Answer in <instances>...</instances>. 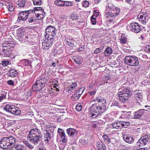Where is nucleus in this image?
I'll return each mask as SVG.
<instances>
[{
	"instance_id": "nucleus-1",
	"label": "nucleus",
	"mask_w": 150,
	"mask_h": 150,
	"mask_svg": "<svg viewBox=\"0 0 150 150\" xmlns=\"http://www.w3.org/2000/svg\"><path fill=\"white\" fill-rule=\"evenodd\" d=\"M34 10H29L26 11H21L18 14V19H32L33 17V15L35 14L33 13Z\"/></svg>"
},
{
	"instance_id": "nucleus-2",
	"label": "nucleus",
	"mask_w": 150,
	"mask_h": 150,
	"mask_svg": "<svg viewBox=\"0 0 150 150\" xmlns=\"http://www.w3.org/2000/svg\"><path fill=\"white\" fill-rule=\"evenodd\" d=\"M125 59L127 64L131 66H137L139 64L138 58L136 57L127 56Z\"/></svg>"
},
{
	"instance_id": "nucleus-3",
	"label": "nucleus",
	"mask_w": 150,
	"mask_h": 150,
	"mask_svg": "<svg viewBox=\"0 0 150 150\" xmlns=\"http://www.w3.org/2000/svg\"><path fill=\"white\" fill-rule=\"evenodd\" d=\"M43 81H44V79H42L36 81L35 84L33 87V90L36 91H39L41 90L43 86Z\"/></svg>"
},
{
	"instance_id": "nucleus-4",
	"label": "nucleus",
	"mask_w": 150,
	"mask_h": 150,
	"mask_svg": "<svg viewBox=\"0 0 150 150\" xmlns=\"http://www.w3.org/2000/svg\"><path fill=\"white\" fill-rule=\"evenodd\" d=\"M119 99L121 101L124 102L131 96V94L128 91H121L118 94Z\"/></svg>"
},
{
	"instance_id": "nucleus-5",
	"label": "nucleus",
	"mask_w": 150,
	"mask_h": 150,
	"mask_svg": "<svg viewBox=\"0 0 150 150\" xmlns=\"http://www.w3.org/2000/svg\"><path fill=\"white\" fill-rule=\"evenodd\" d=\"M8 139L7 137L4 138L0 142V147L4 149H8L9 148L8 141Z\"/></svg>"
},
{
	"instance_id": "nucleus-6",
	"label": "nucleus",
	"mask_w": 150,
	"mask_h": 150,
	"mask_svg": "<svg viewBox=\"0 0 150 150\" xmlns=\"http://www.w3.org/2000/svg\"><path fill=\"white\" fill-rule=\"evenodd\" d=\"M90 109L92 111L94 112V113H92L91 115L92 117L94 118L96 117L97 115L98 114V112H99V110L98 109V108L97 105L96 104H93V105L91 107Z\"/></svg>"
},
{
	"instance_id": "nucleus-7",
	"label": "nucleus",
	"mask_w": 150,
	"mask_h": 150,
	"mask_svg": "<svg viewBox=\"0 0 150 150\" xmlns=\"http://www.w3.org/2000/svg\"><path fill=\"white\" fill-rule=\"evenodd\" d=\"M11 44H8L7 46H4L3 47V49L2 50L3 52H4L5 53H7L8 52L10 53L11 52V51L10 50V48L13 47L12 44H11V47L10 45Z\"/></svg>"
},
{
	"instance_id": "nucleus-8",
	"label": "nucleus",
	"mask_w": 150,
	"mask_h": 150,
	"mask_svg": "<svg viewBox=\"0 0 150 150\" xmlns=\"http://www.w3.org/2000/svg\"><path fill=\"white\" fill-rule=\"evenodd\" d=\"M144 109H141L139 110L138 112H136L134 115V118L139 119L143 114L144 112Z\"/></svg>"
},
{
	"instance_id": "nucleus-9",
	"label": "nucleus",
	"mask_w": 150,
	"mask_h": 150,
	"mask_svg": "<svg viewBox=\"0 0 150 150\" xmlns=\"http://www.w3.org/2000/svg\"><path fill=\"white\" fill-rule=\"evenodd\" d=\"M67 133L69 136H73L75 134H77L78 132L72 128H69L67 130Z\"/></svg>"
},
{
	"instance_id": "nucleus-10",
	"label": "nucleus",
	"mask_w": 150,
	"mask_h": 150,
	"mask_svg": "<svg viewBox=\"0 0 150 150\" xmlns=\"http://www.w3.org/2000/svg\"><path fill=\"white\" fill-rule=\"evenodd\" d=\"M149 138V137L148 136L147 134H146L143 137H142L140 139L142 141V142L144 143V145H145L146 144V143H147L148 142V140Z\"/></svg>"
},
{
	"instance_id": "nucleus-11",
	"label": "nucleus",
	"mask_w": 150,
	"mask_h": 150,
	"mask_svg": "<svg viewBox=\"0 0 150 150\" xmlns=\"http://www.w3.org/2000/svg\"><path fill=\"white\" fill-rule=\"evenodd\" d=\"M51 36H52V37H49V36H47V37H45V38H46V37H47V39L46 38L45 40H44V42L42 43L43 46V44H44V45H45V43H47L48 42H50V43H51V41L52 42V39L53 38V35H51Z\"/></svg>"
},
{
	"instance_id": "nucleus-12",
	"label": "nucleus",
	"mask_w": 150,
	"mask_h": 150,
	"mask_svg": "<svg viewBox=\"0 0 150 150\" xmlns=\"http://www.w3.org/2000/svg\"><path fill=\"white\" fill-rule=\"evenodd\" d=\"M9 73V76L11 77H16L17 76L18 74L17 72L14 69L10 70Z\"/></svg>"
},
{
	"instance_id": "nucleus-13",
	"label": "nucleus",
	"mask_w": 150,
	"mask_h": 150,
	"mask_svg": "<svg viewBox=\"0 0 150 150\" xmlns=\"http://www.w3.org/2000/svg\"><path fill=\"white\" fill-rule=\"evenodd\" d=\"M25 0H18L17 4L18 6L21 7H23L25 5Z\"/></svg>"
},
{
	"instance_id": "nucleus-14",
	"label": "nucleus",
	"mask_w": 150,
	"mask_h": 150,
	"mask_svg": "<svg viewBox=\"0 0 150 150\" xmlns=\"http://www.w3.org/2000/svg\"><path fill=\"white\" fill-rule=\"evenodd\" d=\"M123 139L125 141L128 143H131L133 141V139L132 137H123Z\"/></svg>"
},
{
	"instance_id": "nucleus-15",
	"label": "nucleus",
	"mask_w": 150,
	"mask_h": 150,
	"mask_svg": "<svg viewBox=\"0 0 150 150\" xmlns=\"http://www.w3.org/2000/svg\"><path fill=\"white\" fill-rule=\"evenodd\" d=\"M112 51V50L111 48L110 47H108L105 50L104 52V54L105 56H108L111 53Z\"/></svg>"
},
{
	"instance_id": "nucleus-16",
	"label": "nucleus",
	"mask_w": 150,
	"mask_h": 150,
	"mask_svg": "<svg viewBox=\"0 0 150 150\" xmlns=\"http://www.w3.org/2000/svg\"><path fill=\"white\" fill-rule=\"evenodd\" d=\"M64 1L61 0H56L54 1V4L59 6H64Z\"/></svg>"
},
{
	"instance_id": "nucleus-17",
	"label": "nucleus",
	"mask_w": 150,
	"mask_h": 150,
	"mask_svg": "<svg viewBox=\"0 0 150 150\" xmlns=\"http://www.w3.org/2000/svg\"><path fill=\"white\" fill-rule=\"evenodd\" d=\"M7 138L8 139V144H13V145L15 144V140L14 138H13L12 137Z\"/></svg>"
},
{
	"instance_id": "nucleus-18",
	"label": "nucleus",
	"mask_w": 150,
	"mask_h": 150,
	"mask_svg": "<svg viewBox=\"0 0 150 150\" xmlns=\"http://www.w3.org/2000/svg\"><path fill=\"white\" fill-rule=\"evenodd\" d=\"M44 140L45 141H47V142L49 140H50L51 137L50 134L48 133H46L44 134Z\"/></svg>"
},
{
	"instance_id": "nucleus-19",
	"label": "nucleus",
	"mask_w": 150,
	"mask_h": 150,
	"mask_svg": "<svg viewBox=\"0 0 150 150\" xmlns=\"http://www.w3.org/2000/svg\"><path fill=\"white\" fill-rule=\"evenodd\" d=\"M93 13V15L91 17V19H96L99 15V13L98 11L94 10Z\"/></svg>"
},
{
	"instance_id": "nucleus-20",
	"label": "nucleus",
	"mask_w": 150,
	"mask_h": 150,
	"mask_svg": "<svg viewBox=\"0 0 150 150\" xmlns=\"http://www.w3.org/2000/svg\"><path fill=\"white\" fill-rule=\"evenodd\" d=\"M120 122H114L112 124V126L114 128L118 129V127H120Z\"/></svg>"
},
{
	"instance_id": "nucleus-21",
	"label": "nucleus",
	"mask_w": 150,
	"mask_h": 150,
	"mask_svg": "<svg viewBox=\"0 0 150 150\" xmlns=\"http://www.w3.org/2000/svg\"><path fill=\"white\" fill-rule=\"evenodd\" d=\"M78 93H76L74 94L71 97V98L74 100L78 99L80 97V96H78Z\"/></svg>"
},
{
	"instance_id": "nucleus-22",
	"label": "nucleus",
	"mask_w": 150,
	"mask_h": 150,
	"mask_svg": "<svg viewBox=\"0 0 150 150\" xmlns=\"http://www.w3.org/2000/svg\"><path fill=\"white\" fill-rule=\"evenodd\" d=\"M34 4V5H41L42 2L40 0H33Z\"/></svg>"
},
{
	"instance_id": "nucleus-23",
	"label": "nucleus",
	"mask_w": 150,
	"mask_h": 150,
	"mask_svg": "<svg viewBox=\"0 0 150 150\" xmlns=\"http://www.w3.org/2000/svg\"><path fill=\"white\" fill-rule=\"evenodd\" d=\"M105 12L106 14L105 15L106 17H107L108 18L112 17L114 16V14L112 13L108 12H106V11Z\"/></svg>"
},
{
	"instance_id": "nucleus-24",
	"label": "nucleus",
	"mask_w": 150,
	"mask_h": 150,
	"mask_svg": "<svg viewBox=\"0 0 150 150\" xmlns=\"http://www.w3.org/2000/svg\"><path fill=\"white\" fill-rule=\"evenodd\" d=\"M51 30H51L50 26H48L46 30L45 33L46 34L45 35V37H47V35H48L50 34V33L51 32Z\"/></svg>"
},
{
	"instance_id": "nucleus-25",
	"label": "nucleus",
	"mask_w": 150,
	"mask_h": 150,
	"mask_svg": "<svg viewBox=\"0 0 150 150\" xmlns=\"http://www.w3.org/2000/svg\"><path fill=\"white\" fill-rule=\"evenodd\" d=\"M106 147L103 144H100L99 145L98 150H105Z\"/></svg>"
},
{
	"instance_id": "nucleus-26",
	"label": "nucleus",
	"mask_w": 150,
	"mask_h": 150,
	"mask_svg": "<svg viewBox=\"0 0 150 150\" xmlns=\"http://www.w3.org/2000/svg\"><path fill=\"white\" fill-rule=\"evenodd\" d=\"M89 2L86 0L83 1L82 3V6L85 7H88L89 6Z\"/></svg>"
},
{
	"instance_id": "nucleus-27",
	"label": "nucleus",
	"mask_w": 150,
	"mask_h": 150,
	"mask_svg": "<svg viewBox=\"0 0 150 150\" xmlns=\"http://www.w3.org/2000/svg\"><path fill=\"white\" fill-rule=\"evenodd\" d=\"M59 134L60 135L61 138L62 139V141H63L64 142H66V141L64 139L65 135V134L64 132H62L61 133Z\"/></svg>"
},
{
	"instance_id": "nucleus-28",
	"label": "nucleus",
	"mask_w": 150,
	"mask_h": 150,
	"mask_svg": "<svg viewBox=\"0 0 150 150\" xmlns=\"http://www.w3.org/2000/svg\"><path fill=\"white\" fill-rule=\"evenodd\" d=\"M136 98L137 100L138 99L140 100L142 98V93H137V94L136 96Z\"/></svg>"
},
{
	"instance_id": "nucleus-29",
	"label": "nucleus",
	"mask_w": 150,
	"mask_h": 150,
	"mask_svg": "<svg viewBox=\"0 0 150 150\" xmlns=\"http://www.w3.org/2000/svg\"><path fill=\"white\" fill-rule=\"evenodd\" d=\"M41 138L39 136L34 137L33 139H32L31 140L33 141V142H37L38 140Z\"/></svg>"
},
{
	"instance_id": "nucleus-30",
	"label": "nucleus",
	"mask_w": 150,
	"mask_h": 150,
	"mask_svg": "<svg viewBox=\"0 0 150 150\" xmlns=\"http://www.w3.org/2000/svg\"><path fill=\"white\" fill-rule=\"evenodd\" d=\"M78 15L77 14L73 13L70 16V18L71 19H78L79 17Z\"/></svg>"
},
{
	"instance_id": "nucleus-31",
	"label": "nucleus",
	"mask_w": 150,
	"mask_h": 150,
	"mask_svg": "<svg viewBox=\"0 0 150 150\" xmlns=\"http://www.w3.org/2000/svg\"><path fill=\"white\" fill-rule=\"evenodd\" d=\"M11 106H10L9 105H7L4 107V109L7 111L10 112Z\"/></svg>"
},
{
	"instance_id": "nucleus-32",
	"label": "nucleus",
	"mask_w": 150,
	"mask_h": 150,
	"mask_svg": "<svg viewBox=\"0 0 150 150\" xmlns=\"http://www.w3.org/2000/svg\"><path fill=\"white\" fill-rule=\"evenodd\" d=\"M64 6H71L72 5V3L70 1H64Z\"/></svg>"
},
{
	"instance_id": "nucleus-33",
	"label": "nucleus",
	"mask_w": 150,
	"mask_h": 150,
	"mask_svg": "<svg viewBox=\"0 0 150 150\" xmlns=\"http://www.w3.org/2000/svg\"><path fill=\"white\" fill-rule=\"evenodd\" d=\"M140 30L138 26L136 27L135 28H133V31L135 33H138L139 32Z\"/></svg>"
},
{
	"instance_id": "nucleus-34",
	"label": "nucleus",
	"mask_w": 150,
	"mask_h": 150,
	"mask_svg": "<svg viewBox=\"0 0 150 150\" xmlns=\"http://www.w3.org/2000/svg\"><path fill=\"white\" fill-rule=\"evenodd\" d=\"M74 61L78 64H81L82 63V61L79 58H76L74 59Z\"/></svg>"
},
{
	"instance_id": "nucleus-35",
	"label": "nucleus",
	"mask_w": 150,
	"mask_h": 150,
	"mask_svg": "<svg viewBox=\"0 0 150 150\" xmlns=\"http://www.w3.org/2000/svg\"><path fill=\"white\" fill-rule=\"evenodd\" d=\"M84 89L83 88H80L79 90H78L76 93H78V96H80L82 93L83 92Z\"/></svg>"
},
{
	"instance_id": "nucleus-36",
	"label": "nucleus",
	"mask_w": 150,
	"mask_h": 150,
	"mask_svg": "<svg viewBox=\"0 0 150 150\" xmlns=\"http://www.w3.org/2000/svg\"><path fill=\"white\" fill-rule=\"evenodd\" d=\"M14 107L13 105L11 106V109L10 112L13 114H14V113L15 112L16 110L15 108H13Z\"/></svg>"
},
{
	"instance_id": "nucleus-37",
	"label": "nucleus",
	"mask_w": 150,
	"mask_h": 150,
	"mask_svg": "<svg viewBox=\"0 0 150 150\" xmlns=\"http://www.w3.org/2000/svg\"><path fill=\"white\" fill-rule=\"evenodd\" d=\"M76 109L78 111H80L82 109V106L80 104H79L76 106Z\"/></svg>"
},
{
	"instance_id": "nucleus-38",
	"label": "nucleus",
	"mask_w": 150,
	"mask_h": 150,
	"mask_svg": "<svg viewBox=\"0 0 150 150\" xmlns=\"http://www.w3.org/2000/svg\"><path fill=\"white\" fill-rule=\"evenodd\" d=\"M9 5L8 9L9 11L11 12L13 11L14 10V7H13L11 4H9Z\"/></svg>"
},
{
	"instance_id": "nucleus-39",
	"label": "nucleus",
	"mask_w": 150,
	"mask_h": 150,
	"mask_svg": "<svg viewBox=\"0 0 150 150\" xmlns=\"http://www.w3.org/2000/svg\"><path fill=\"white\" fill-rule=\"evenodd\" d=\"M9 62V61H2V64L4 66H6L8 64Z\"/></svg>"
},
{
	"instance_id": "nucleus-40",
	"label": "nucleus",
	"mask_w": 150,
	"mask_h": 150,
	"mask_svg": "<svg viewBox=\"0 0 150 150\" xmlns=\"http://www.w3.org/2000/svg\"><path fill=\"white\" fill-rule=\"evenodd\" d=\"M50 43L49 42H48L47 43H45V45H44V44H43V46H45L44 49H46L47 47H49L50 45Z\"/></svg>"
},
{
	"instance_id": "nucleus-41",
	"label": "nucleus",
	"mask_w": 150,
	"mask_h": 150,
	"mask_svg": "<svg viewBox=\"0 0 150 150\" xmlns=\"http://www.w3.org/2000/svg\"><path fill=\"white\" fill-rule=\"evenodd\" d=\"M126 40L127 38H125V37H124L122 38L120 40L121 42L123 43H126Z\"/></svg>"
},
{
	"instance_id": "nucleus-42",
	"label": "nucleus",
	"mask_w": 150,
	"mask_h": 150,
	"mask_svg": "<svg viewBox=\"0 0 150 150\" xmlns=\"http://www.w3.org/2000/svg\"><path fill=\"white\" fill-rule=\"evenodd\" d=\"M34 9L36 11H41L42 12L43 11V10L41 7H36Z\"/></svg>"
},
{
	"instance_id": "nucleus-43",
	"label": "nucleus",
	"mask_w": 150,
	"mask_h": 150,
	"mask_svg": "<svg viewBox=\"0 0 150 150\" xmlns=\"http://www.w3.org/2000/svg\"><path fill=\"white\" fill-rule=\"evenodd\" d=\"M96 100L98 101V102L103 103L104 102V100L103 99H99V98H97L96 99Z\"/></svg>"
},
{
	"instance_id": "nucleus-44",
	"label": "nucleus",
	"mask_w": 150,
	"mask_h": 150,
	"mask_svg": "<svg viewBox=\"0 0 150 150\" xmlns=\"http://www.w3.org/2000/svg\"><path fill=\"white\" fill-rule=\"evenodd\" d=\"M38 130V129H33L31 130L30 132V133H31L32 134H35V132H37Z\"/></svg>"
},
{
	"instance_id": "nucleus-45",
	"label": "nucleus",
	"mask_w": 150,
	"mask_h": 150,
	"mask_svg": "<svg viewBox=\"0 0 150 150\" xmlns=\"http://www.w3.org/2000/svg\"><path fill=\"white\" fill-rule=\"evenodd\" d=\"M79 142L82 144L85 143V140L83 139H80L79 140Z\"/></svg>"
},
{
	"instance_id": "nucleus-46",
	"label": "nucleus",
	"mask_w": 150,
	"mask_h": 150,
	"mask_svg": "<svg viewBox=\"0 0 150 150\" xmlns=\"http://www.w3.org/2000/svg\"><path fill=\"white\" fill-rule=\"evenodd\" d=\"M124 123L125 125V128H127V126H129L130 125V123L129 122H125Z\"/></svg>"
},
{
	"instance_id": "nucleus-47",
	"label": "nucleus",
	"mask_w": 150,
	"mask_h": 150,
	"mask_svg": "<svg viewBox=\"0 0 150 150\" xmlns=\"http://www.w3.org/2000/svg\"><path fill=\"white\" fill-rule=\"evenodd\" d=\"M96 92V91L95 90H93L89 92H88L89 94L91 95H93Z\"/></svg>"
},
{
	"instance_id": "nucleus-48",
	"label": "nucleus",
	"mask_w": 150,
	"mask_h": 150,
	"mask_svg": "<svg viewBox=\"0 0 150 150\" xmlns=\"http://www.w3.org/2000/svg\"><path fill=\"white\" fill-rule=\"evenodd\" d=\"M67 44L71 47H73L74 46V43H71L70 42H69L67 41Z\"/></svg>"
},
{
	"instance_id": "nucleus-49",
	"label": "nucleus",
	"mask_w": 150,
	"mask_h": 150,
	"mask_svg": "<svg viewBox=\"0 0 150 150\" xmlns=\"http://www.w3.org/2000/svg\"><path fill=\"white\" fill-rule=\"evenodd\" d=\"M77 86V84L76 83H73L71 85V88H74L75 87H76Z\"/></svg>"
},
{
	"instance_id": "nucleus-50",
	"label": "nucleus",
	"mask_w": 150,
	"mask_h": 150,
	"mask_svg": "<svg viewBox=\"0 0 150 150\" xmlns=\"http://www.w3.org/2000/svg\"><path fill=\"white\" fill-rule=\"evenodd\" d=\"M100 50L99 48H97L94 51V52L96 54H97L100 52Z\"/></svg>"
},
{
	"instance_id": "nucleus-51",
	"label": "nucleus",
	"mask_w": 150,
	"mask_h": 150,
	"mask_svg": "<svg viewBox=\"0 0 150 150\" xmlns=\"http://www.w3.org/2000/svg\"><path fill=\"white\" fill-rule=\"evenodd\" d=\"M138 16H138V17H137V18H140L141 19H142L143 18H144V19H145L146 18V16H145V15L143 16V15H141L139 17H138Z\"/></svg>"
},
{
	"instance_id": "nucleus-52",
	"label": "nucleus",
	"mask_w": 150,
	"mask_h": 150,
	"mask_svg": "<svg viewBox=\"0 0 150 150\" xmlns=\"http://www.w3.org/2000/svg\"><path fill=\"white\" fill-rule=\"evenodd\" d=\"M103 137H104V138L105 139V140L107 139V141L108 142H110V139H107L108 138V136H106L104 135L103 136Z\"/></svg>"
},
{
	"instance_id": "nucleus-53",
	"label": "nucleus",
	"mask_w": 150,
	"mask_h": 150,
	"mask_svg": "<svg viewBox=\"0 0 150 150\" xmlns=\"http://www.w3.org/2000/svg\"><path fill=\"white\" fill-rule=\"evenodd\" d=\"M20 111L16 110L15 112L14 113V114L16 115H19L20 114Z\"/></svg>"
},
{
	"instance_id": "nucleus-54",
	"label": "nucleus",
	"mask_w": 150,
	"mask_h": 150,
	"mask_svg": "<svg viewBox=\"0 0 150 150\" xmlns=\"http://www.w3.org/2000/svg\"><path fill=\"white\" fill-rule=\"evenodd\" d=\"M91 21L93 24H95L96 23V19H91Z\"/></svg>"
},
{
	"instance_id": "nucleus-55",
	"label": "nucleus",
	"mask_w": 150,
	"mask_h": 150,
	"mask_svg": "<svg viewBox=\"0 0 150 150\" xmlns=\"http://www.w3.org/2000/svg\"><path fill=\"white\" fill-rule=\"evenodd\" d=\"M7 83L8 84L12 85H13V83L12 80H9V81H7Z\"/></svg>"
},
{
	"instance_id": "nucleus-56",
	"label": "nucleus",
	"mask_w": 150,
	"mask_h": 150,
	"mask_svg": "<svg viewBox=\"0 0 150 150\" xmlns=\"http://www.w3.org/2000/svg\"><path fill=\"white\" fill-rule=\"evenodd\" d=\"M62 132H63L64 131L62 129H60V128H58V133L59 134L61 133Z\"/></svg>"
},
{
	"instance_id": "nucleus-57",
	"label": "nucleus",
	"mask_w": 150,
	"mask_h": 150,
	"mask_svg": "<svg viewBox=\"0 0 150 150\" xmlns=\"http://www.w3.org/2000/svg\"><path fill=\"white\" fill-rule=\"evenodd\" d=\"M140 141H142V140H141V139H139L138 140V142L137 143V145H139V146H140Z\"/></svg>"
},
{
	"instance_id": "nucleus-58",
	"label": "nucleus",
	"mask_w": 150,
	"mask_h": 150,
	"mask_svg": "<svg viewBox=\"0 0 150 150\" xmlns=\"http://www.w3.org/2000/svg\"><path fill=\"white\" fill-rule=\"evenodd\" d=\"M99 109H100V112H103V111L104 110V108L103 109L102 108V107H99Z\"/></svg>"
},
{
	"instance_id": "nucleus-59",
	"label": "nucleus",
	"mask_w": 150,
	"mask_h": 150,
	"mask_svg": "<svg viewBox=\"0 0 150 150\" xmlns=\"http://www.w3.org/2000/svg\"><path fill=\"white\" fill-rule=\"evenodd\" d=\"M146 48L147 49L148 51L150 52V45L147 46Z\"/></svg>"
},
{
	"instance_id": "nucleus-60",
	"label": "nucleus",
	"mask_w": 150,
	"mask_h": 150,
	"mask_svg": "<svg viewBox=\"0 0 150 150\" xmlns=\"http://www.w3.org/2000/svg\"><path fill=\"white\" fill-rule=\"evenodd\" d=\"M5 97L4 96H3L0 97V101L2 100L3 98H5Z\"/></svg>"
},
{
	"instance_id": "nucleus-61",
	"label": "nucleus",
	"mask_w": 150,
	"mask_h": 150,
	"mask_svg": "<svg viewBox=\"0 0 150 150\" xmlns=\"http://www.w3.org/2000/svg\"><path fill=\"white\" fill-rule=\"evenodd\" d=\"M116 11H117L116 12V13H118L120 12V9L118 8H116Z\"/></svg>"
},
{
	"instance_id": "nucleus-62",
	"label": "nucleus",
	"mask_w": 150,
	"mask_h": 150,
	"mask_svg": "<svg viewBox=\"0 0 150 150\" xmlns=\"http://www.w3.org/2000/svg\"><path fill=\"white\" fill-rule=\"evenodd\" d=\"M26 144L27 146H28V147H29L30 148H32V146L31 145L29 144Z\"/></svg>"
},
{
	"instance_id": "nucleus-63",
	"label": "nucleus",
	"mask_w": 150,
	"mask_h": 150,
	"mask_svg": "<svg viewBox=\"0 0 150 150\" xmlns=\"http://www.w3.org/2000/svg\"><path fill=\"white\" fill-rule=\"evenodd\" d=\"M83 48H82V47H81V48H79L78 50L79 51H82L83 50Z\"/></svg>"
},
{
	"instance_id": "nucleus-64",
	"label": "nucleus",
	"mask_w": 150,
	"mask_h": 150,
	"mask_svg": "<svg viewBox=\"0 0 150 150\" xmlns=\"http://www.w3.org/2000/svg\"><path fill=\"white\" fill-rule=\"evenodd\" d=\"M9 144V145L8 146H11V147H13L15 145V144L13 145V144Z\"/></svg>"
}]
</instances>
